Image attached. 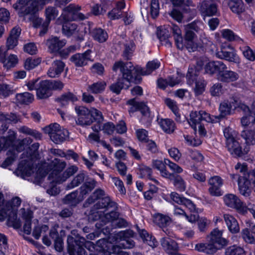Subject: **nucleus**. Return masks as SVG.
Listing matches in <instances>:
<instances>
[{
    "label": "nucleus",
    "mask_w": 255,
    "mask_h": 255,
    "mask_svg": "<svg viewBox=\"0 0 255 255\" xmlns=\"http://www.w3.org/2000/svg\"><path fill=\"white\" fill-rule=\"evenodd\" d=\"M154 222L159 227L162 228L163 231L168 237H173V233L168 229L166 228V227L169 226L171 222V220L169 216L162 214H157L154 217Z\"/></svg>",
    "instance_id": "18"
},
{
    "label": "nucleus",
    "mask_w": 255,
    "mask_h": 255,
    "mask_svg": "<svg viewBox=\"0 0 255 255\" xmlns=\"http://www.w3.org/2000/svg\"><path fill=\"white\" fill-rule=\"evenodd\" d=\"M241 135L245 140L246 147L244 149V154L249 151V146L255 145V131L246 129L242 131Z\"/></svg>",
    "instance_id": "26"
},
{
    "label": "nucleus",
    "mask_w": 255,
    "mask_h": 255,
    "mask_svg": "<svg viewBox=\"0 0 255 255\" xmlns=\"http://www.w3.org/2000/svg\"><path fill=\"white\" fill-rule=\"evenodd\" d=\"M96 181L94 180H91L88 182L85 183L81 187L80 194L83 196L89 192H91L96 186Z\"/></svg>",
    "instance_id": "59"
},
{
    "label": "nucleus",
    "mask_w": 255,
    "mask_h": 255,
    "mask_svg": "<svg viewBox=\"0 0 255 255\" xmlns=\"http://www.w3.org/2000/svg\"><path fill=\"white\" fill-rule=\"evenodd\" d=\"M96 213L99 215L100 222H101L103 224L98 222L96 223V226L97 228L102 229L104 234H109L110 232V229L108 228V226L105 229L106 232L104 231L105 229L103 228L104 225H106L109 223H114L116 225V227L118 228H122L127 226V223L125 220L118 219L119 214L116 212L111 211L109 213H105L102 211H98Z\"/></svg>",
    "instance_id": "2"
},
{
    "label": "nucleus",
    "mask_w": 255,
    "mask_h": 255,
    "mask_svg": "<svg viewBox=\"0 0 255 255\" xmlns=\"http://www.w3.org/2000/svg\"><path fill=\"white\" fill-rule=\"evenodd\" d=\"M58 15V11L54 7L49 6L45 9L46 20L48 23L51 20L54 19Z\"/></svg>",
    "instance_id": "58"
},
{
    "label": "nucleus",
    "mask_w": 255,
    "mask_h": 255,
    "mask_svg": "<svg viewBox=\"0 0 255 255\" xmlns=\"http://www.w3.org/2000/svg\"><path fill=\"white\" fill-rule=\"evenodd\" d=\"M18 130L19 132L25 134L31 135L36 139H40L41 138V134L40 132L26 126L21 127Z\"/></svg>",
    "instance_id": "53"
},
{
    "label": "nucleus",
    "mask_w": 255,
    "mask_h": 255,
    "mask_svg": "<svg viewBox=\"0 0 255 255\" xmlns=\"http://www.w3.org/2000/svg\"><path fill=\"white\" fill-rule=\"evenodd\" d=\"M44 131L48 134L50 139L56 144L62 143L69 136L68 131L66 129H61L60 125L57 123L46 127L44 128Z\"/></svg>",
    "instance_id": "5"
},
{
    "label": "nucleus",
    "mask_w": 255,
    "mask_h": 255,
    "mask_svg": "<svg viewBox=\"0 0 255 255\" xmlns=\"http://www.w3.org/2000/svg\"><path fill=\"white\" fill-rule=\"evenodd\" d=\"M92 129L95 131L98 132L102 130L105 134L108 135L112 134L115 130V126L112 122H107L102 125L99 124L98 125H95L92 127Z\"/></svg>",
    "instance_id": "38"
},
{
    "label": "nucleus",
    "mask_w": 255,
    "mask_h": 255,
    "mask_svg": "<svg viewBox=\"0 0 255 255\" xmlns=\"http://www.w3.org/2000/svg\"><path fill=\"white\" fill-rule=\"evenodd\" d=\"M216 55L218 58L231 62L235 63H239L240 62L239 56L233 50L227 51L225 48H223L221 51H217Z\"/></svg>",
    "instance_id": "23"
},
{
    "label": "nucleus",
    "mask_w": 255,
    "mask_h": 255,
    "mask_svg": "<svg viewBox=\"0 0 255 255\" xmlns=\"http://www.w3.org/2000/svg\"><path fill=\"white\" fill-rule=\"evenodd\" d=\"M139 235L144 242L146 243L152 248L156 247L158 245V242L155 238L150 235L146 231L141 230L139 232Z\"/></svg>",
    "instance_id": "40"
},
{
    "label": "nucleus",
    "mask_w": 255,
    "mask_h": 255,
    "mask_svg": "<svg viewBox=\"0 0 255 255\" xmlns=\"http://www.w3.org/2000/svg\"><path fill=\"white\" fill-rule=\"evenodd\" d=\"M61 105L65 106L67 105L69 102H74L78 100L77 97L72 93H68L62 95L58 99Z\"/></svg>",
    "instance_id": "54"
},
{
    "label": "nucleus",
    "mask_w": 255,
    "mask_h": 255,
    "mask_svg": "<svg viewBox=\"0 0 255 255\" xmlns=\"http://www.w3.org/2000/svg\"><path fill=\"white\" fill-rule=\"evenodd\" d=\"M81 9L80 6L75 4H70L63 9L60 18L65 21L84 20L88 17L80 12Z\"/></svg>",
    "instance_id": "7"
},
{
    "label": "nucleus",
    "mask_w": 255,
    "mask_h": 255,
    "mask_svg": "<svg viewBox=\"0 0 255 255\" xmlns=\"http://www.w3.org/2000/svg\"><path fill=\"white\" fill-rule=\"evenodd\" d=\"M237 108H239L245 112H250L248 106L241 101L233 99L230 101H225L220 104L219 109L220 112V116L224 117L230 115Z\"/></svg>",
    "instance_id": "8"
},
{
    "label": "nucleus",
    "mask_w": 255,
    "mask_h": 255,
    "mask_svg": "<svg viewBox=\"0 0 255 255\" xmlns=\"http://www.w3.org/2000/svg\"><path fill=\"white\" fill-rule=\"evenodd\" d=\"M199 10L203 17L215 15L218 10L217 4L214 0H206L199 6Z\"/></svg>",
    "instance_id": "14"
},
{
    "label": "nucleus",
    "mask_w": 255,
    "mask_h": 255,
    "mask_svg": "<svg viewBox=\"0 0 255 255\" xmlns=\"http://www.w3.org/2000/svg\"><path fill=\"white\" fill-rule=\"evenodd\" d=\"M195 249L199 252H204L206 254H212L217 251V247L208 244L199 243L196 245Z\"/></svg>",
    "instance_id": "41"
},
{
    "label": "nucleus",
    "mask_w": 255,
    "mask_h": 255,
    "mask_svg": "<svg viewBox=\"0 0 255 255\" xmlns=\"http://www.w3.org/2000/svg\"><path fill=\"white\" fill-rule=\"evenodd\" d=\"M96 181L94 180H91L88 182L85 183L81 187L80 194L83 196L89 192H91L96 186Z\"/></svg>",
    "instance_id": "60"
},
{
    "label": "nucleus",
    "mask_w": 255,
    "mask_h": 255,
    "mask_svg": "<svg viewBox=\"0 0 255 255\" xmlns=\"http://www.w3.org/2000/svg\"><path fill=\"white\" fill-rule=\"evenodd\" d=\"M66 44L64 40H59L57 37H51L46 41V45L51 52H56Z\"/></svg>",
    "instance_id": "30"
},
{
    "label": "nucleus",
    "mask_w": 255,
    "mask_h": 255,
    "mask_svg": "<svg viewBox=\"0 0 255 255\" xmlns=\"http://www.w3.org/2000/svg\"><path fill=\"white\" fill-rule=\"evenodd\" d=\"M152 170L151 169L145 165H140L138 168V174L140 178H147L153 181L157 184L159 182L155 179L151 178Z\"/></svg>",
    "instance_id": "44"
},
{
    "label": "nucleus",
    "mask_w": 255,
    "mask_h": 255,
    "mask_svg": "<svg viewBox=\"0 0 255 255\" xmlns=\"http://www.w3.org/2000/svg\"><path fill=\"white\" fill-rule=\"evenodd\" d=\"M65 67L64 63L60 60L54 61L51 67L47 72V74L51 78L58 77L63 72Z\"/></svg>",
    "instance_id": "28"
},
{
    "label": "nucleus",
    "mask_w": 255,
    "mask_h": 255,
    "mask_svg": "<svg viewBox=\"0 0 255 255\" xmlns=\"http://www.w3.org/2000/svg\"><path fill=\"white\" fill-rule=\"evenodd\" d=\"M22 218L25 223L23 226V232L27 235H29L31 232V219L33 218V213L29 209L25 210L21 209Z\"/></svg>",
    "instance_id": "27"
},
{
    "label": "nucleus",
    "mask_w": 255,
    "mask_h": 255,
    "mask_svg": "<svg viewBox=\"0 0 255 255\" xmlns=\"http://www.w3.org/2000/svg\"><path fill=\"white\" fill-rule=\"evenodd\" d=\"M6 48L4 46L0 47V62L2 63L3 66L6 69L14 67L18 62L17 56L14 54H10L6 57Z\"/></svg>",
    "instance_id": "12"
},
{
    "label": "nucleus",
    "mask_w": 255,
    "mask_h": 255,
    "mask_svg": "<svg viewBox=\"0 0 255 255\" xmlns=\"http://www.w3.org/2000/svg\"><path fill=\"white\" fill-rule=\"evenodd\" d=\"M109 3V1H105L102 5H99L98 4L94 5L92 8V13L96 15L104 14L106 12Z\"/></svg>",
    "instance_id": "56"
},
{
    "label": "nucleus",
    "mask_w": 255,
    "mask_h": 255,
    "mask_svg": "<svg viewBox=\"0 0 255 255\" xmlns=\"http://www.w3.org/2000/svg\"><path fill=\"white\" fill-rule=\"evenodd\" d=\"M187 121L195 132H197L198 128L199 134L202 136L206 135V130L204 127L201 123L202 116L199 112H191L189 115V118L187 119Z\"/></svg>",
    "instance_id": "10"
},
{
    "label": "nucleus",
    "mask_w": 255,
    "mask_h": 255,
    "mask_svg": "<svg viewBox=\"0 0 255 255\" xmlns=\"http://www.w3.org/2000/svg\"><path fill=\"white\" fill-rule=\"evenodd\" d=\"M78 171V167L75 165H72L66 169L65 171L62 173V176H58L57 181L60 182L65 181L68 178L73 175Z\"/></svg>",
    "instance_id": "50"
},
{
    "label": "nucleus",
    "mask_w": 255,
    "mask_h": 255,
    "mask_svg": "<svg viewBox=\"0 0 255 255\" xmlns=\"http://www.w3.org/2000/svg\"><path fill=\"white\" fill-rule=\"evenodd\" d=\"M127 233L126 231H121L114 236L116 243H119V246H112L108 247V251L110 254H116L117 255H128L126 252L122 251V249H130L134 246L133 241L127 239Z\"/></svg>",
    "instance_id": "3"
},
{
    "label": "nucleus",
    "mask_w": 255,
    "mask_h": 255,
    "mask_svg": "<svg viewBox=\"0 0 255 255\" xmlns=\"http://www.w3.org/2000/svg\"><path fill=\"white\" fill-rule=\"evenodd\" d=\"M239 76L236 72L225 70L223 72L218 76V80L223 82H231L237 81Z\"/></svg>",
    "instance_id": "35"
},
{
    "label": "nucleus",
    "mask_w": 255,
    "mask_h": 255,
    "mask_svg": "<svg viewBox=\"0 0 255 255\" xmlns=\"http://www.w3.org/2000/svg\"><path fill=\"white\" fill-rule=\"evenodd\" d=\"M75 111L78 115L77 124L81 126L90 125L93 123L90 110L83 106H76Z\"/></svg>",
    "instance_id": "15"
},
{
    "label": "nucleus",
    "mask_w": 255,
    "mask_h": 255,
    "mask_svg": "<svg viewBox=\"0 0 255 255\" xmlns=\"http://www.w3.org/2000/svg\"><path fill=\"white\" fill-rule=\"evenodd\" d=\"M249 111H243L245 115L242 118L241 122L244 127L249 126L252 123H255V101L252 104V110L249 109Z\"/></svg>",
    "instance_id": "31"
},
{
    "label": "nucleus",
    "mask_w": 255,
    "mask_h": 255,
    "mask_svg": "<svg viewBox=\"0 0 255 255\" xmlns=\"http://www.w3.org/2000/svg\"><path fill=\"white\" fill-rule=\"evenodd\" d=\"M160 65V62L157 60H153L148 62L146 64V69L136 66L134 67L130 62L124 63L120 61L115 62L113 70L117 71L120 69L123 75V79L128 83L140 82V75H147L151 74L154 70L158 68Z\"/></svg>",
    "instance_id": "1"
},
{
    "label": "nucleus",
    "mask_w": 255,
    "mask_h": 255,
    "mask_svg": "<svg viewBox=\"0 0 255 255\" xmlns=\"http://www.w3.org/2000/svg\"><path fill=\"white\" fill-rule=\"evenodd\" d=\"M242 52L244 56L249 60L253 61L255 60V50L253 51L249 46L242 48Z\"/></svg>",
    "instance_id": "64"
},
{
    "label": "nucleus",
    "mask_w": 255,
    "mask_h": 255,
    "mask_svg": "<svg viewBox=\"0 0 255 255\" xmlns=\"http://www.w3.org/2000/svg\"><path fill=\"white\" fill-rule=\"evenodd\" d=\"M91 53V50H88L83 53L76 54L71 57V60L76 66H84L92 61Z\"/></svg>",
    "instance_id": "20"
},
{
    "label": "nucleus",
    "mask_w": 255,
    "mask_h": 255,
    "mask_svg": "<svg viewBox=\"0 0 255 255\" xmlns=\"http://www.w3.org/2000/svg\"><path fill=\"white\" fill-rule=\"evenodd\" d=\"M39 2L37 0H18L13 5L19 16H22L30 13H34L38 8Z\"/></svg>",
    "instance_id": "9"
},
{
    "label": "nucleus",
    "mask_w": 255,
    "mask_h": 255,
    "mask_svg": "<svg viewBox=\"0 0 255 255\" xmlns=\"http://www.w3.org/2000/svg\"><path fill=\"white\" fill-rule=\"evenodd\" d=\"M67 243L70 251L74 254L77 250L78 252H80V255L84 254V247L91 251L95 249V245L93 243L90 241H86L83 238L74 240L72 237L69 236L67 238Z\"/></svg>",
    "instance_id": "6"
},
{
    "label": "nucleus",
    "mask_w": 255,
    "mask_h": 255,
    "mask_svg": "<svg viewBox=\"0 0 255 255\" xmlns=\"http://www.w3.org/2000/svg\"><path fill=\"white\" fill-rule=\"evenodd\" d=\"M165 162L170 169L171 171L173 172V177H174V174H180L183 171L182 168L175 163H174L170 161L169 159H165Z\"/></svg>",
    "instance_id": "61"
},
{
    "label": "nucleus",
    "mask_w": 255,
    "mask_h": 255,
    "mask_svg": "<svg viewBox=\"0 0 255 255\" xmlns=\"http://www.w3.org/2000/svg\"><path fill=\"white\" fill-rule=\"evenodd\" d=\"M164 102L175 115V120L177 122H181V120L180 119V115L178 113V108L176 103L174 101L169 98L165 99L164 100Z\"/></svg>",
    "instance_id": "47"
},
{
    "label": "nucleus",
    "mask_w": 255,
    "mask_h": 255,
    "mask_svg": "<svg viewBox=\"0 0 255 255\" xmlns=\"http://www.w3.org/2000/svg\"><path fill=\"white\" fill-rule=\"evenodd\" d=\"M66 163L64 161H62L57 159H54L52 162L53 168L51 172L49 175V178L52 179L53 182L56 183H60V182L57 181L58 176H62V174L61 172L65 168L66 166Z\"/></svg>",
    "instance_id": "19"
},
{
    "label": "nucleus",
    "mask_w": 255,
    "mask_h": 255,
    "mask_svg": "<svg viewBox=\"0 0 255 255\" xmlns=\"http://www.w3.org/2000/svg\"><path fill=\"white\" fill-rule=\"evenodd\" d=\"M41 62V58H37L35 59L28 58L24 61V67L26 70H30L39 65Z\"/></svg>",
    "instance_id": "52"
},
{
    "label": "nucleus",
    "mask_w": 255,
    "mask_h": 255,
    "mask_svg": "<svg viewBox=\"0 0 255 255\" xmlns=\"http://www.w3.org/2000/svg\"><path fill=\"white\" fill-rule=\"evenodd\" d=\"M247 228L242 231L241 235L242 238L247 243L255 244V232H251L248 228L255 231V225L251 221H246Z\"/></svg>",
    "instance_id": "21"
},
{
    "label": "nucleus",
    "mask_w": 255,
    "mask_h": 255,
    "mask_svg": "<svg viewBox=\"0 0 255 255\" xmlns=\"http://www.w3.org/2000/svg\"><path fill=\"white\" fill-rule=\"evenodd\" d=\"M16 138V133L13 131L9 130L8 131V135L7 136H2L0 137V151L3 149H6L11 145H12Z\"/></svg>",
    "instance_id": "29"
},
{
    "label": "nucleus",
    "mask_w": 255,
    "mask_h": 255,
    "mask_svg": "<svg viewBox=\"0 0 255 255\" xmlns=\"http://www.w3.org/2000/svg\"><path fill=\"white\" fill-rule=\"evenodd\" d=\"M159 125L162 129L167 133H172L175 128L174 122L169 119H162L159 121Z\"/></svg>",
    "instance_id": "39"
},
{
    "label": "nucleus",
    "mask_w": 255,
    "mask_h": 255,
    "mask_svg": "<svg viewBox=\"0 0 255 255\" xmlns=\"http://www.w3.org/2000/svg\"><path fill=\"white\" fill-rule=\"evenodd\" d=\"M52 94L51 89L49 84V81L45 80L40 82L36 89L37 97L39 99H46Z\"/></svg>",
    "instance_id": "24"
},
{
    "label": "nucleus",
    "mask_w": 255,
    "mask_h": 255,
    "mask_svg": "<svg viewBox=\"0 0 255 255\" xmlns=\"http://www.w3.org/2000/svg\"><path fill=\"white\" fill-rule=\"evenodd\" d=\"M228 5L234 13L240 14L244 11V3L242 0H230Z\"/></svg>",
    "instance_id": "42"
},
{
    "label": "nucleus",
    "mask_w": 255,
    "mask_h": 255,
    "mask_svg": "<svg viewBox=\"0 0 255 255\" xmlns=\"http://www.w3.org/2000/svg\"><path fill=\"white\" fill-rule=\"evenodd\" d=\"M116 205L114 202H112L109 197H105L101 199L96 204V208L99 209H102L109 207H114Z\"/></svg>",
    "instance_id": "55"
},
{
    "label": "nucleus",
    "mask_w": 255,
    "mask_h": 255,
    "mask_svg": "<svg viewBox=\"0 0 255 255\" xmlns=\"http://www.w3.org/2000/svg\"><path fill=\"white\" fill-rule=\"evenodd\" d=\"M16 101L20 104H28L34 100V96L28 92L19 93L16 95Z\"/></svg>",
    "instance_id": "45"
},
{
    "label": "nucleus",
    "mask_w": 255,
    "mask_h": 255,
    "mask_svg": "<svg viewBox=\"0 0 255 255\" xmlns=\"http://www.w3.org/2000/svg\"><path fill=\"white\" fill-rule=\"evenodd\" d=\"M112 182L114 183L115 186L118 189V190L121 194L125 195L126 193V189L124 186V183L122 180L119 177H114L110 176Z\"/></svg>",
    "instance_id": "62"
},
{
    "label": "nucleus",
    "mask_w": 255,
    "mask_h": 255,
    "mask_svg": "<svg viewBox=\"0 0 255 255\" xmlns=\"http://www.w3.org/2000/svg\"><path fill=\"white\" fill-rule=\"evenodd\" d=\"M206 83L205 80L199 79L195 83L194 92L196 95H200L203 94L205 90Z\"/></svg>",
    "instance_id": "63"
},
{
    "label": "nucleus",
    "mask_w": 255,
    "mask_h": 255,
    "mask_svg": "<svg viewBox=\"0 0 255 255\" xmlns=\"http://www.w3.org/2000/svg\"><path fill=\"white\" fill-rule=\"evenodd\" d=\"M20 33L21 28L19 26H15L11 29L6 41L5 48L7 50L13 49L17 45Z\"/></svg>",
    "instance_id": "22"
},
{
    "label": "nucleus",
    "mask_w": 255,
    "mask_h": 255,
    "mask_svg": "<svg viewBox=\"0 0 255 255\" xmlns=\"http://www.w3.org/2000/svg\"><path fill=\"white\" fill-rule=\"evenodd\" d=\"M193 30L196 31H198V27L196 23H191L186 26L185 41L187 42V49L189 51H194L197 48V45L194 43L196 35Z\"/></svg>",
    "instance_id": "11"
},
{
    "label": "nucleus",
    "mask_w": 255,
    "mask_h": 255,
    "mask_svg": "<svg viewBox=\"0 0 255 255\" xmlns=\"http://www.w3.org/2000/svg\"><path fill=\"white\" fill-rule=\"evenodd\" d=\"M92 36L94 39L100 42H105L108 38L107 32L101 28L94 29Z\"/></svg>",
    "instance_id": "51"
},
{
    "label": "nucleus",
    "mask_w": 255,
    "mask_h": 255,
    "mask_svg": "<svg viewBox=\"0 0 255 255\" xmlns=\"http://www.w3.org/2000/svg\"><path fill=\"white\" fill-rule=\"evenodd\" d=\"M160 243L164 250L169 254L176 251L178 248L177 244L169 238H162Z\"/></svg>",
    "instance_id": "33"
},
{
    "label": "nucleus",
    "mask_w": 255,
    "mask_h": 255,
    "mask_svg": "<svg viewBox=\"0 0 255 255\" xmlns=\"http://www.w3.org/2000/svg\"><path fill=\"white\" fill-rule=\"evenodd\" d=\"M166 165L165 159L164 161L158 159H153L152 161V167L158 170L162 177L170 179L173 178V174L167 170Z\"/></svg>",
    "instance_id": "25"
},
{
    "label": "nucleus",
    "mask_w": 255,
    "mask_h": 255,
    "mask_svg": "<svg viewBox=\"0 0 255 255\" xmlns=\"http://www.w3.org/2000/svg\"><path fill=\"white\" fill-rule=\"evenodd\" d=\"M222 37L228 41H242V39L236 34L232 30L229 29H224L221 30Z\"/></svg>",
    "instance_id": "46"
},
{
    "label": "nucleus",
    "mask_w": 255,
    "mask_h": 255,
    "mask_svg": "<svg viewBox=\"0 0 255 255\" xmlns=\"http://www.w3.org/2000/svg\"><path fill=\"white\" fill-rule=\"evenodd\" d=\"M77 26L75 23L65 21L62 26L63 33L67 36H70L77 31Z\"/></svg>",
    "instance_id": "49"
},
{
    "label": "nucleus",
    "mask_w": 255,
    "mask_h": 255,
    "mask_svg": "<svg viewBox=\"0 0 255 255\" xmlns=\"http://www.w3.org/2000/svg\"><path fill=\"white\" fill-rule=\"evenodd\" d=\"M223 184L222 179L218 176L211 177L208 180V192L212 196L219 197L223 193L221 189Z\"/></svg>",
    "instance_id": "13"
},
{
    "label": "nucleus",
    "mask_w": 255,
    "mask_h": 255,
    "mask_svg": "<svg viewBox=\"0 0 255 255\" xmlns=\"http://www.w3.org/2000/svg\"><path fill=\"white\" fill-rule=\"evenodd\" d=\"M106 83L103 81L95 82L88 86L87 90L93 94H98L104 91Z\"/></svg>",
    "instance_id": "43"
},
{
    "label": "nucleus",
    "mask_w": 255,
    "mask_h": 255,
    "mask_svg": "<svg viewBox=\"0 0 255 255\" xmlns=\"http://www.w3.org/2000/svg\"><path fill=\"white\" fill-rule=\"evenodd\" d=\"M85 174L84 172H81L77 174L67 186V189H71L80 185L84 180Z\"/></svg>",
    "instance_id": "48"
},
{
    "label": "nucleus",
    "mask_w": 255,
    "mask_h": 255,
    "mask_svg": "<svg viewBox=\"0 0 255 255\" xmlns=\"http://www.w3.org/2000/svg\"><path fill=\"white\" fill-rule=\"evenodd\" d=\"M206 62V59L204 58H201L197 59L196 61V66L195 67V69H194L192 67H189L186 75L187 78L189 79H191L192 81H193L194 80V77L197 75V72L199 71L202 68L203 65Z\"/></svg>",
    "instance_id": "37"
},
{
    "label": "nucleus",
    "mask_w": 255,
    "mask_h": 255,
    "mask_svg": "<svg viewBox=\"0 0 255 255\" xmlns=\"http://www.w3.org/2000/svg\"><path fill=\"white\" fill-rule=\"evenodd\" d=\"M226 146L232 154L240 156L242 153H244V150L242 151L239 142L235 138L233 139H229V141H226Z\"/></svg>",
    "instance_id": "34"
},
{
    "label": "nucleus",
    "mask_w": 255,
    "mask_h": 255,
    "mask_svg": "<svg viewBox=\"0 0 255 255\" xmlns=\"http://www.w3.org/2000/svg\"><path fill=\"white\" fill-rule=\"evenodd\" d=\"M224 218L228 229L231 233H237L239 232L240 227L238 222L233 216L225 214Z\"/></svg>",
    "instance_id": "32"
},
{
    "label": "nucleus",
    "mask_w": 255,
    "mask_h": 255,
    "mask_svg": "<svg viewBox=\"0 0 255 255\" xmlns=\"http://www.w3.org/2000/svg\"><path fill=\"white\" fill-rule=\"evenodd\" d=\"M225 204L231 208H235L239 213L246 212V208L242 205V202L235 195L228 194L224 196Z\"/></svg>",
    "instance_id": "17"
},
{
    "label": "nucleus",
    "mask_w": 255,
    "mask_h": 255,
    "mask_svg": "<svg viewBox=\"0 0 255 255\" xmlns=\"http://www.w3.org/2000/svg\"><path fill=\"white\" fill-rule=\"evenodd\" d=\"M225 254L226 255H245V251L243 248L234 245L226 249Z\"/></svg>",
    "instance_id": "57"
},
{
    "label": "nucleus",
    "mask_w": 255,
    "mask_h": 255,
    "mask_svg": "<svg viewBox=\"0 0 255 255\" xmlns=\"http://www.w3.org/2000/svg\"><path fill=\"white\" fill-rule=\"evenodd\" d=\"M250 181L245 176L239 177L238 179V186L240 193L244 196L248 197L251 193L249 188Z\"/></svg>",
    "instance_id": "36"
},
{
    "label": "nucleus",
    "mask_w": 255,
    "mask_h": 255,
    "mask_svg": "<svg viewBox=\"0 0 255 255\" xmlns=\"http://www.w3.org/2000/svg\"><path fill=\"white\" fill-rule=\"evenodd\" d=\"M39 144L38 143H34L31 147H29V149L31 151L27 155L26 159L22 160L18 164L16 173L18 175H20L22 178L30 176L33 173V166L32 161V155L38 149Z\"/></svg>",
    "instance_id": "4"
},
{
    "label": "nucleus",
    "mask_w": 255,
    "mask_h": 255,
    "mask_svg": "<svg viewBox=\"0 0 255 255\" xmlns=\"http://www.w3.org/2000/svg\"><path fill=\"white\" fill-rule=\"evenodd\" d=\"M207 240L211 245L217 247V250L228 244L227 240L222 237V231L217 229L211 232L208 236Z\"/></svg>",
    "instance_id": "16"
}]
</instances>
